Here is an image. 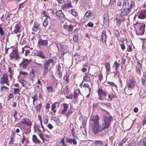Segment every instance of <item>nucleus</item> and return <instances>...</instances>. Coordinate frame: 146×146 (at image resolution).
Segmentation results:
<instances>
[{"mask_svg":"<svg viewBox=\"0 0 146 146\" xmlns=\"http://www.w3.org/2000/svg\"><path fill=\"white\" fill-rule=\"evenodd\" d=\"M80 93V90L79 89H76L75 91L74 92L73 94V97L74 98H77L78 97L79 94Z\"/></svg>","mask_w":146,"mask_h":146,"instance_id":"37","label":"nucleus"},{"mask_svg":"<svg viewBox=\"0 0 146 146\" xmlns=\"http://www.w3.org/2000/svg\"><path fill=\"white\" fill-rule=\"evenodd\" d=\"M62 106L63 107V108L61 111V114H64L67 111L68 108V105L66 103H64L62 104Z\"/></svg>","mask_w":146,"mask_h":146,"instance_id":"26","label":"nucleus"},{"mask_svg":"<svg viewBox=\"0 0 146 146\" xmlns=\"http://www.w3.org/2000/svg\"><path fill=\"white\" fill-rule=\"evenodd\" d=\"M31 126H27L23 128L24 131H25V133L26 134L27 133H29L31 131Z\"/></svg>","mask_w":146,"mask_h":146,"instance_id":"32","label":"nucleus"},{"mask_svg":"<svg viewBox=\"0 0 146 146\" xmlns=\"http://www.w3.org/2000/svg\"><path fill=\"white\" fill-rule=\"evenodd\" d=\"M107 38V36L106 35V31L105 30H103L102 32L101 36L100 41L103 43H104V42L106 43Z\"/></svg>","mask_w":146,"mask_h":146,"instance_id":"20","label":"nucleus"},{"mask_svg":"<svg viewBox=\"0 0 146 146\" xmlns=\"http://www.w3.org/2000/svg\"><path fill=\"white\" fill-rule=\"evenodd\" d=\"M90 75H89L88 74L85 73L84 76V81L87 82H89L90 81L91 79L90 77Z\"/></svg>","mask_w":146,"mask_h":146,"instance_id":"28","label":"nucleus"},{"mask_svg":"<svg viewBox=\"0 0 146 146\" xmlns=\"http://www.w3.org/2000/svg\"><path fill=\"white\" fill-rule=\"evenodd\" d=\"M105 68L107 72L109 73L111 71V67L109 62H106L105 64Z\"/></svg>","mask_w":146,"mask_h":146,"instance_id":"33","label":"nucleus"},{"mask_svg":"<svg viewBox=\"0 0 146 146\" xmlns=\"http://www.w3.org/2000/svg\"><path fill=\"white\" fill-rule=\"evenodd\" d=\"M32 140L33 142L36 143H40V141L38 139L36 136L35 135H33L32 137Z\"/></svg>","mask_w":146,"mask_h":146,"instance_id":"34","label":"nucleus"},{"mask_svg":"<svg viewBox=\"0 0 146 146\" xmlns=\"http://www.w3.org/2000/svg\"><path fill=\"white\" fill-rule=\"evenodd\" d=\"M60 144H62V146H67L66 143L65 142V138H62L60 140L59 142Z\"/></svg>","mask_w":146,"mask_h":146,"instance_id":"44","label":"nucleus"},{"mask_svg":"<svg viewBox=\"0 0 146 146\" xmlns=\"http://www.w3.org/2000/svg\"><path fill=\"white\" fill-rule=\"evenodd\" d=\"M76 138H71L69 137H66L65 138L66 141V143H69L71 144H73L74 145H76L77 143Z\"/></svg>","mask_w":146,"mask_h":146,"instance_id":"16","label":"nucleus"},{"mask_svg":"<svg viewBox=\"0 0 146 146\" xmlns=\"http://www.w3.org/2000/svg\"><path fill=\"white\" fill-rule=\"evenodd\" d=\"M121 65L122 66L125 63V62L126 61V60L123 57L121 58Z\"/></svg>","mask_w":146,"mask_h":146,"instance_id":"58","label":"nucleus"},{"mask_svg":"<svg viewBox=\"0 0 146 146\" xmlns=\"http://www.w3.org/2000/svg\"><path fill=\"white\" fill-rule=\"evenodd\" d=\"M136 81L135 78L132 76H130L129 81L127 83V86L129 90L133 89L135 87Z\"/></svg>","mask_w":146,"mask_h":146,"instance_id":"6","label":"nucleus"},{"mask_svg":"<svg viewBox=\"0 0 146 146\" xmlns=\"http://www.w3.org/2000/svg\"><path fill=\"white\" fill-rule=\"evenodd\" d=\"M97 92L98 93V98L100 100H103L106 98L108 93L107 91H104L102 88H99Z\"/></svg>","mask_w":146,"mask_h":146,"instance_id":"9","label":"nucleus"},{"mask_svg":"<svg viewBox=\"0 0 146 146\" xmlns=\"http://www.w3.org/2000/svg\"><path fill=\"white\" fill-rule=\"evenodd\" d=\"M129 13V12L126 11L125 10L123 9V10H121L120 13V15L122 16H124Z\"/></svg>","mask_w":146,"mask_h":146,"instance_id":"42","label":"nucleus"},{"mask_svg":"<svg viewBox=\"0 0 146 146\" xmlns=\"http://www.w3.org/2000/svg\"><path fill=\"white\" fill-rule=\"evenodd\" d=\"M40 25L36 21L34 22L32 28L33 32L35 33L39 29Z\"/></svg>","mask_w":146,"mask_h":146,"instance_id":"24","label":"nucleus"},{"mask_svg":"<svg viewBox=\"0 0 146 146\" xmlns=\"http://www.w3.org/2000/svg\"><path fill=\"white\" fill-rule=\"evenodd\" d=\"M41 127L39 125H36V127L38 132H44L45 128L42 124V119L40 120Z\"/></svg>","mask_w":146,"mask_h":146,"instance_id":"21","label":"nucleus"},{"mask_svg":"<svg viewBox=\"0 0 146 146\" xmlns=\"http://www.w3.org/2000/svg\"><path fill=\"white\" fill-rule=\"evenodd\" d=\"M65 4L66 5V9H69L70 8L72 7V5L70 2H69Z\"/></svg>","mask_w":146,"mask_h":146,"instance_id":"54","label":"nucleus"},{"mask_svg":"<svg viewBox=\"0 0 146 146\" xmlns=\"http://www.w3.org/2000/svg\"><path fill=\"white\" fill-rule=\"evenodd\" d=\"M134 5V4L133 2H131L129 3L128 0H124L122 6L123 9L129 13L131 9L133 7Z\"/></svg>","mask_w":146,"mask_h":146,"instance_id":"5","label":"nucleus"},{"mask_svg":"<svg viewBox=\"0 0 146 146\" xmlns=\"http://www.w3.org/2000/svg\"><path fill=\"white\" fill-rule=\"evenodd\" d=\"M20 26L21 24L20 23H17L14 27V30L11 33L12 34H17V36L18 39H19L21 35V34L19 33L21 32Z\"/></svg>","mask_w":146,"mask_h":146,"instance_id":"10","label":"nucleus"},{"mask_svg":"<svg viewBox=\"0 0 146 146\" xmlns=\"http://www.w3.org/2000/svg\"><path fill=\"white\" fill-rule=\"evenodd\" d=\"M25 81H26L25 80H24L23 79H20V80H19V82H20V83L21 84H22V86H23V87L25 86V85L24 84V83Z\"/></svg>","mask_w":146,"mask_h":146,"instance_id":"62","label":"nucleus"},{"mask_svg":"<svg viewBox=\"0 0 146 146\" xmlns=\"http://www.w3.org/2000/svg\"><path fill=\"white\" fill-rule=\"evenodd\" d=\"M69 75H65L63 77V79L65 80L66 81V82L67 83H68L69 82Z\"/></svg>","mask_w":146,"mask_h":146,"instance_id":"50","label":"nucleus"},{"mask_svg":"<svg viewBox=\"0 0 146 146\" xmlns=\"http://www.w3.org/2000/svg\"><path fill=\"white\" fill-rule=\"evenodd\" d=\"M71 134L72 136L73 137L76 138L78 139V137L76 135L75 132V129L74 127H72V129L71 130Z\"/></svg>","mask_w":146,"mask_h":146,"instance_id":"49","label":"nucleus"},{"mask_svg":"<svg viewBox=\"0 0 146 146\" xmlns=\"http://www.w3.org/2000/svg\"><path fill=\"white\" fill-rule=\"evenodd\" d=\"M120 66V64L117 62V61H115L113 64V66L115 68V70L117 71L118 70V68Z\"/></svg>","mask_w":146,"mask_h":146,"instance_id":"38","label":"nucleus"},{"mask_svg":"<svg viewBox=\"0 0 146 146\" xmlns=\"http://www.w3.org/2000/svg\"><path fill=\"white\" fill-rule=\"evenodd\" d=\"M94 144L96 145H100L101 146H102L103 145V143L102 141L101 140L97 141L96 140L94 141Z\"/></svg>","mask_w":146,"mask_h":146,"instance_id":"41","label":"nucleus"},{"mask_svg":"<svg viewBox=\"0 0 146 146\" xmlns=\"http://www.w3.org/2000/svg\"><path fill=\"white\" fill-rule=\"evenodd\" d=\"M144 77L141 79L142 84L144 86H145V81H146V76L145 75Z\"/></svg>","mask_w":146,"mask_h":146,"instance_id":"48","label":"nucleus"},{"mask_svg":"<svg viewBox=\"0 0 146 146\" xmlns=\"http://www.w3.org/2000/svg\"><path fill=\"white\" fill-rule=\"evenodd\" d=\"M114 77H118L120 76V74L118 70L116 71L114 73Z\"/></svg>","mask_w":146,"mask_h":146,"instance_id":"64","label":"nucleus"},{"mask_svg":"<svg viewBox=\"0 0 146 146\" xmlns=\"http://www.w3.org/2000/svg\"><path fill=\"white\" fill-rule=\"evenodd\" d=\"M21 141L23 145L27 144L29 142L28 138H27L24 135L23 136Z\"/></svg>","mask_w":146,"mask_h":146,"instance_id":"31","label":"nucleus"},{"mask_svg":"<svg viewBox=\"0 0 146 146\" xmlns=\"http://www.w3.org/2000/svg\"><path fill=\"white\" fill-rule=\"evenodd\" d=\"M32 98L33 99V104L34 105V102H35L38 100V98L36 96V94L34 95L32 97Z\"/></svg>","mask_w":146,"mask_h":146,"instance_id":"56","label":"nucleus"},{"mask_svg":"<svg viewBox=\"0 0 146 146\" xmlns=\"http://www.w3.org/2000/svg\"><path fill=\"white\" fill-rule=\"evenodd\" d=\"M112 119V117L109 114L107 113L104 115L102 125L105 129L110 126Z\"/></svg>","mask_w":146,"mask_h":146,"instance_id":"3","label":"nucleus"},{"mask_svg":"<svg viewBox=\"0 0 146 146\" xmlns=\"http://www.w3.org/2000/svg\"><path fill=\"white\" fill-rule=\"evenodd\" d=\"M92 129L93 133L95 135L105 129L102 125L101 127L99 123L92 124Z\"/></svg>","mask_w":146,"mask_h":146,"instance_id":"4","label":"nucleus"},{"mask_svg":"<svg viewBox=\"0 0 146 146\" xmlns=\"http://www.w3.org/2000/svg\"><path fill=\"white\" fill-rule=\"evenodd\" d=\"M115 19L117 21L116 24L117 26H120L121 24L124 23L125 21V19L124 17H123L121 19H119L118 18H115Z\"/></svg>","mask_w":146,"mask_h":146,"instance_id":"25","label":"nucleus"},{"mask_svg":"<svg viewBox=\"0 0 146 146\" xmlns=\"http://www.w3.org/2000/svg\"><path fill=\"white\" fill-rule=\"evenodd\" d=\"M78 36L77 35H75L74 36H73V40L74 42H77L78 40Z\"/></svg>","mask_w":146,"mask_h":146,"instance_id":"60","label":"nucleus"},{"mask_svg":"<svg viewBox=\"0 0 146 146\" xmlns=\"http://www.w3.org/2000/svg\"><path fill=\"white\" fill-rule=\"evenodd\" d=\"M38 134L40 137V138L42 139L43 142H44V141H47L49 138V137L47 135H44V137L43 136V132H38Z\"/></svg>","mask_w":146,"mask_h":146,"instance_id":"22","label":"nucleus"},{"mask_svg":"<svg viewBox=\"0 0 146 146\" xmlns=\"http://www.w3.org/2000/svg\"><path fill=\"white\" fill-rule=\"evenodd\" d=\"M94 25V24L92 22H90L88 23L87 25H85L86 27H87V26H88L89 27H92Z\"/></svg>","mask_w":146,"mask_h":146,"instance_id":"57","label":"nucleus"},{"mask_svg":"<svg viewBox=\"0 0 146 146\" xmlns=\"http://www.w3.org/2000/svg\"><path fill=\"white\" fill-rule=\"evenodd\" d=\"M48 118L47 115H43V120L44 123L46 124L48 122Z\"/></svg>","mask_w":146,"mask_h":146,"instance_id":"40","label":"nucleus"},{"mask_svg":"<svg viewBox=\"0 0 146 146\" xmlns=\"http://www.w3.org/2000/svg\"><path fill=\"white\" fill-rule=\"evenodd\" d=\"M14 98V96L13 94L11 93H10L9 95L8 98L7 100L9 101L11 99Z\"/></svg>","mask_w":146,"mask_h":146,"instance_id":"59","label":"nucleus"},{"mask_svg":"<svg viewBox=\"0 0 146 146\" xmlns=\"http://www.w3.org/2000/svg\"><path fill=\"white\" fill-rule=\"evenodd\" d=\"M32 70L35 72H36L39 71V68L38 66H33L32 67Z\"/></svg>","mask_w":146,"mask_h":146,"instance_id":"47","label":"nucleus"},{"mask_svg":"<svg viewBox=\"0 0 146 146\" xmlns=\"http://www.w3.org/2000/svg\"><path fill=\"white\" fill-rule=\"evenodd\" d=\"M46 89L48 93L52 92L53 91H55V90L53 89L50 86H46Z\"/></svg>","mask_w":146,"mask_h":146,"instance_id":"46","label":"nucleus"},{"mask_svg":"<svg viewBox=\"0 0 146 146\" xmlns=\"http://www.w3.org/2000/svg\"><path fill=\"white\" fill-rule=\"evenodd\" d=\"M135 26L139 27V28L136 31V33L138 35H143L145 32V24L140 23L137 22Z\"/></svg>","mask_w":146,"mask_h":146,"instance_id":"8","label":"nucleus"},{"mask_svg":"<svg viewBox=\"0 0 146 146\" xmlns=\"http://www.w3.org/2000/svg\"><path fill=\"white\" fill-rule=\"evenodd\" d=\"M142 70V65L139 61L137 62V65L136 67V73L140 76L141 75V71Z\"/></svg>","mask_w":146,"mask_h":146,"instance_id":"17","label":"nucleus"},{"mask_svg":"<svg viewBox=\"0 0 146 146\" xmlns=\"http://www.w3.org/2000/svg\"><path fill=\"white\" fill-rule=\"evenodd\" d=\"M56 15L58 19L60 20L63 19L64 16V13L60 10L57 11Z\"/></svg>","mask_w":146,"mask_h":146,"instance_id":"18","label":"nucleus"},{"mask_svg":"<svg viewBox=\"0 0 146 146\" xmlns=\"http://www.w3.org/2000/svg\"><path fill=\"white\" fill-rule=\"evenodd\" d=\"M48 44V40H43L41 38L38 39L37 45L39 47H46L47 46Z\"/></svg>","mask_w":146,"mask_h":146,"instance_id":"13","label":"nucleus"},{"mask_svg":"<svg viewBox=\"0 0 146 146\" xmlns=\"http://www.w3.org/2000/svg\"><path fill=\"white\" fill-rule=\"evenodd\" d=\"M112 119V117L109 114L107 113L104 115L102 125L105 129L110 126Z\"/></svg>","mask_w":146,"mask_h":146,"instance_id":"2","label":"nucleus"},{"mask_svg":"<svg viewBox=\"0 0 146 146\" xmlns=\"http://www.w3.org/2000/svg\"><path fill=\"white\" fill-rule=\"evenodd\" d=\"M19 74L20 75H22L24 76L27 75L28 74L27 72L23 71H20L19 72Z\"/></svg>","mask_w":146,"mask_h":146,"instance_id":"63","label":"nucleus"},{"mask_svg":"<svg viewBox=\"0 0 146 146\" xmlns=\"http://www.w3.org/2000/svg\"><path fill=\"white\" fill-rule=\"evenodd\" d=\"M146 17V11L145 10H142L139 13L138 17L139 19H143Z\"/></svg>","mask_w":146,"mask_h":146,"instance_id":"23","label":"nucleus"},{"mask_svg":"<svg viewBox=\"0 0 146 146\" xmlns=\"http://www.w3.org/2000/svg\"><path fill=\"white\" fill-rule=\"evenodd\" d=\"M9 59L11 60H19L21 58L18 52V49H15L12 51L9 56Z\"/></svg>","mask_w":146,"mask_h":146,"instance_id":"7","label":"nucleus"},{"mask_svg":"<svg viewBox=\"0 0 146 146\" xmlns=\"http://www.w3.org/2000/svg\"><path fill=\"white\" fill-rule=\"evenodd\" d=\"M9 90V88L5 86H2L1 88V91L3 92L5 91H8Z\"/></svg>","mask_w":146,"mask_h":146,"instance_id":"51","label":"nucleus"},{"mask_svg":"<svg viewBox=\"0 0 146 146\" xmlns=\"http://www.w3.org/2000/svg\"><path fill=\"white\" fill-rule=\"evenodd\" d=\"M4 34V32L2 28V26L0 24V35L1 36H3Z\"/></svg>","mask_w":146,"mask_h":146,"instance_id":"53","label":"nucleus"},{"mask_svg":"<svg viewBox=\"0 0 146 146\" xmlns=\"http://www.w3.org/2000/svg\"><path fill=\"white\" fill-rule=\"evenodd\" d=\"M30 62V60L27 59H23L22 62L20 64H21L22 67L23 69L26 68L27 67Z\"/></svg>","mask_w":146,"mask_h":146,"instance_id":"19","label":"nucleus"},{"mask_svg":"<svg viewBox=\"0 0 146 146\" xmlns=\"http://www.w3.org/2000/svg\"><path fill=\"white\" fill-rule=\"evenodd\" d=\"M20 90L19 88H14V94L15 95L19 94L20 95Z\"/></svg>","mask_w":146,"mask_h":146,"instance_id":"43","label":"nucleus"},{"mask_svg":"<svg viewBox=\"0 0 146 146\" xmlns=\"http://www.w3.org/2000/svg\"><path fill=\"white\" fill-rule=\"evenodd\" d=\"M15 132L13 131H12L10 140L9 142V144L12 145L14 143V141L15 140Z\"/></svg>","mask_w":146,"mask_h":146,"instance_id":"29","label":"nucleus"},{"mask_svg":"<svg viewBox=\"0 0 146 146\" xmlns=\"http://www.w3.org/2000/svg\"><path fill=\"white\" fill-rule=\"evenodd\" d=\"M35 72L33 71L32 70L29 73V76L30 78H34L35 75Z\"/></svg>","mask_w":146,"mask_h":146,"instance_id":"45","label":"nucleus"},{"mask_svg":"<svg viewBox=\"0 0 146 146\" xmlns=\"http://www.w3.org/2000/svg\"><path fill=\"white\" fill-rule=\"evenodd\" d=\"M91 13V11L90 10H88L85 13L84 17H86L87 18L86 20H87L88 19H89L90 18Z\"/></svg>","mask_w":146,"mask_h":146,"instance_id":"39","label":"nucleus"},{"mask_svg":"<svg viewBox=\"0 0 146 146\" xmlns=\"http://www.w3.org/2000/svg\"><path fill=\"white\" fill-rule=\"evenodd\" d=\"M73 111H69L66 114V116L67 117L70 116V115L73 113Z\"/></svg>","mask_w":146,"mask_h":146,"instance_id":"61","label":"nucleus"},{"mask_svg":"<svg viewBox=\"0 0 146 146\" xmlns=\"http://www.w3.org/2000/svg\"><path fill=\"white\" fill-rule=\"evenodd\" d=\"M36 55L41 58L42 59H45L46 58L45 56L41 51H38Z\"/></svg>","mask_w":146,"mask_h":146,"instance_id":"35","label":"nucleus"},{"mask_svg":"<svg viewBox=\"0 0 146 146\" xmlns=\"http://www.w3.org/2000/svg\"><path fill=\"white\" fill-rule=\"evenodd\" d=\"M47 20V18H46L43 22L42 25L45 27L48 25V22Z\"/></svg>","mask_w":146,"mask_h":146,"instance_id":"55","label":"nucleus"},{"mask_svg":"<svg viewBox=\"0 0 146 146\" xmlns=\"http://www.w3.org/2000/svg\"><path fill=\"white\" fill-rule=\"evenodd\" d=\"M68 11L70 13L75 17L77 18L78 17V13L75 9H71L69 10Z\"/></svg>","mask_w":146,"mask_h":146,"instance_id":"27","label":"nucleus"},{"mask_svg":"<svg viewBox=\"0 0 146 146\" xmlns=\"http://www.w3.org/2000/svg\"><path fill=\"white\" fill-rule=\"evenodd\" d=\"M0 83L2 85L5 84L8 86H9L8 76L6 73H4L2 77L1 78Z\"/></svg>","mask_w":146,"mask_h":146,"instance_id":"11","label":"nucleus"},{"mask_svg":"<svg viewBox=\"0 0 146 146\" xmlns=\"http://www.w3.org/2000/svg\"><path fill=\"white\" fill-rule=\"evenodd\" d=\"M55 65L54 60L51 58H49L44 60L42 68L43 70V74L45 75L50 70V67L49 69V66H50L52 67Z\"/></svg>","mask_w":146,"mask_h":146,"instance_id":"1","label":"nucleus"},{"mask_svg":"<svg viewBox=\"0 0 146 146\" xmlns=\"http://www.w3.org/2000/svg\"><path fill=\"white\" fill-rule=\"evenodd\" d=\"M99 117L98 115H96V116H94L93 118L92 119V120L93 122L92 124H99Z\"/></svg>","mask_w":146,"mask_h":146,"instance_id":"30","label":"nucleus"},{"mask_svg":"<svg viewBox=\"0 0 146 146\" xmlns=\"http://www.w3.org/2000/svg\"><path fill=\"white\" fill-rule=\"evenodd\" d=\"M103 26L107 27L109 26V19L108 13H105L103 16Z\"/></svg>","mask_w":146,"mask_h":146,"instance_id":"14","label":"nucleus"},{"mask_svg":"<svg viewBox=\"0 0 146 146\" xmlns=\"http://www.w3.org/2000/svg\"><path fill=\"white\" fill-rule=\"evenodd\" d=\"M42 107V105L41 103L39 104L36 105L35 107V109L36 110V112L37 113H39L40 112V110Z\"/></svg>","mask_w":146,"mask_h":146,"instance_id":"36","label":"nucleus"},{"mask_svg":"<svg viewBox=\"0 0 146 146\" xmlns=\"http://www.w3.org/2000/svg\"><path fill=\"white\" fill-rule=\"evenodd\" d=\"M99 80L100 82H102L103 79L102 74L101 72H100L99 75L98 76Z\"/></svg>","mask_w":146,"mask_h":146,"instance_id":"52","label":"nucleus"},{"mask_svg":"<svg viewBox=\"0 0 146 146\" xmlns=\"http://www.w3.org/2000/svg\"><path fill=\"white\" fill-rule=\"evenodd\" d=\"M21 123L29 126H32V122L27 117L23 118L21 119Z\"/></svg>","mask_w":146,"mask_h":146,"instance_id":"15","label":"nucleus"},{"mask_svg":"<svg viewBox=\"0 0 146 146\" xmlns=\"http://www.w3.org/2000/svg\"><path fill=\"white\" fill-rule=\"evenodd\" d=\"M59 103L58 102H56L54 103L51 106V110L52 112H51L49 113V114H50L51 115H55V113L57 111L56 109V107L58 108L59 107Z\"/></svg>","mask_w":146,"mask_h":146,"instance_id":"12","label":"nucleus"}]
</instances>
